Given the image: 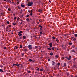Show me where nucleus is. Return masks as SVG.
Instances as JSON below:
<instances>
[{"label": "nucleus", "instance_id": "nucleus-24", "mask_svg": "<svg viewBox=\"0 0 77 77\" xmlns=\"http://www.w3.org/2000/svg\"><path fill=\"white\" fill-rule=\"evenodd\" d=\"M39 26V27H41V28H42V26H41L40 25V26Z\"/></svg>", "mask_w": 77, "mask_h": 77}, {"label": "nucleus", "instance_id": "nucleus-26", "mask_svg": "<svg viewBox=\"0 0 77 77\" xmlns=\"http://www.w3.org/2000/svg\"><path fill=\"white\" fill-rule=\"evenodd\" d=\"M69 45H71L72 44V43H69Z\"/></svg>", "mask_w": 77, "mask_h": 77}, {"label": "nucleus", "instance_id": "nucleus-4", "mask_svg": "<svg viewBox=\"0 0 77 77\" xmlns=\"http://www.w3.org/2000/svg\"><path fill=\"white\" fill-rule=\"evenodd\" d=\"M38 12H40V13H42V9L40 10L39 9L38 10Z\"/></svg>", "mask_w": 77, "mask_h": 77}, {"label": "nucleus", "instance_id": "nucleus-8", "mask_svg": "<svg viewBox=\"0 0 77 77\" xmlns=\"http://www.w3.org/2000/svg\"><path fill=\"white\" fill-rule=\"evenodd\" d=\"M3 70V69H0V71L1 72H4V71L2 70Z\"/></svg>", "mask_w": 77, "mask_h": 77}, {"label": "nucleus", "instance_id": "nucleus-45", "mask_svg": "<svg viewBox=\"0 0 77 77\" xmlns=\"http://www.w3.org/2000/svg\"><path fill=\"white\" fill-rule=\"evenodd\" d=\"M18 48V47H17L16 46V48L17 49Z\"/></svg>", "mask_w": 77, "mask_h": 77}, {"label": "nucleus", "instance_id": "nucleus-5", "mask_svg": "<svg viewBox=\"0 0 77 77\" xmlns=\"http://www.w3.org/2000/svg\"><path fill=\"white\" fill-rule=\"evenodd\" d=\"M52 65H54V64H55V62H54V61H52Z\"/></svg>", "mask_w": 77, "mask_h": 77}, {"label": "nucleus", "instance_id": "nucleus-16", "mask_svg": "<svg viewBox=\"0 0 77 77\" xmlns=\"http://www.w3.org/2000/svg\"><path fill=\"white\" fill-rule=\"evenodd\" d=\"M51 49H52L51 48H49L48 49V50H51Z\"/></svg>", "mask_w": 77, "mask_h": 77}, {"label": "nucleus", "instance_id": "nucleus-25", "mask_svg": "<svg viewBox=\"0 0 77 77\" xmlns=\"http://www.w3.org/2000/svg\"><path fill=\"white\" fill-rule=\"evenodd\" d=\"M60 64L59 63H58V64H57V65L58 66H59L60 65Z\"/></svg>", "mask_w": 77, "mask_h": 77}, {"label": "nucleus", "instance_id": "nucleus-38", "mask_svg": "<svg viewBox=\"0 0 77 77\" xmlns=\"http://www.w3.org/2000/svg\"><path fill=\"white\" fill-rule=\"evenodd\" d=\"M56 67H54V69H56Z\"/></svg>", "mask_w": 77, "mask_h": 77}, {"label": "nucleus", "instance_id": "nucleus-22", "mask_svg": "<svg viewBox=\"0 0 77 77\" xmlns=\"http://www.w3.org/2000/svg\"><path fill=\"white\" fill-rule=\"evenodd\" d=\"M20 48H22V46L21 45H20Z\"/></svg>", "mask_w": 77, "mask_h": 77}, {"label": "nucleus", "instance_id": "nucleus-49", "mask_svg": "<svg viewBox=\"0 0 77 77\" xmlns=\"http://www.w3.org/2000/svg\"><path fill=\"white\" fill-rule=\"evenodd\" d=\"M16 48V46H15L14 48V49H15Z\"/></svg>", "mask_w": 77, "mask_h": 77}, {"label": "nucleus", "instance_id": "nucleus-50", "mask_svg": "<svg viewBox=\"0 0 77 77\" xmlns=\"http://www.w3.org/2000/svg\"><path fill=\"white\" fill-rule=\"evenodd\" d=\"M8 10L9 11H11V9H8Z\"/></svg>", "mask_w": 77, "mask_h": 77}, {"label": "nucleus", "instance_id": "nucleus-9", "mask_svg": "<svg viewBox=\"0 0 77 77\" xmlns=\"http://www.w3.org/2000/svg\"><path fill=\"white\" fill-rule=\"evenodd\" d=\"M21 7L22 8H24L25 7V5H23V4H21Z\"/></svg>", "mask_w": 77, "mask_h": 77}, {"label": "nucleus", "instance_id": "nucleus-10", "mask_svg": "<svg viewBox=\"0 0 77 77\" xmlns=\"http://www.w3.org/2000/svg\"><path fill=\"white\" fill-rule=\"evenodd\" d=\"M71 51L72 52H75V51L74 50H72Z\"/></svg>", "mask_w": 77, "mask_h": 77}, {"label": "nucleus", "instance_id": "nucleus-41", "mask_svg": "<svg viewBox=\"0 0 77 77\" xmlns=\"http://www.w3.org/2000/svg\"><path fill=\"white\" fill-rule=\"evenodd\" d=\"M29 16V15H27V16H26V17H28Z\"/></svg>", "mask_w": 77, "mask_h": 77}, {"label": "nucleus", "instance_id": "nucleus-30", "mask_svg": "<svg viewBox=\"0 0 77 77\" xmlns=\"http://www.w3.org/2000/svg\"><path fill=\"white\" fill-rule=\"evenodd\" d=\"M16 25V23H13V25Z\"/></svg>", "mask_w": 77, "mask_h": 77}, {"label": "nucleus", "instance_id": "nucleus-3", "mask_svg": "<svg viewBox=\"0 0 77 77\" xmlns=\"http://www.w3.org/2000/svg\"><path fill=\"white\" fill-rule=\"evenodd\" d=\"M72 57L71 56H69V57H66V58L68 60H70L71 59Z\"/></svg>", "mask_w": 77, "mask_h": 77}, {"label": "nucleus", "instance_id": "nucleus-29", "mask_svg": "<svg viewBox=\"0 0 77 77\" xmlns=\"http://www.w3.org/2000/svg\"><path fill=\"white\" fill-rule=\"evenodd\" d=\"M8 26H9L10 27H11V26L10 25H8Z\"/></svg>", "mask_w": 77, "mask_h": 77}, {"label": "nucleus", "instance_id": "nucleus-60", "mask_svg": "<svg viewBox=\"0 0 77 77\" xmlns=\"http://www.w3.org/2000/svg\"><path fill=\"white\" fill-rule=\"evenodd\" d=\"M49 2H50V3H51V1H49Z\"/></svg>", "mask_w": 77, "mask_h": 77}, {"label": "nucleus", "instance_id": "nucleus-15", "mask_svg": "<svg viewBox=\"0 0 77 77\" xmlns=\"http://www.w3.org/2000/svg\"><path fill=\"white\" fill-rule=\"evenodd\" d=\"M56 41H57V43L59 42V40H58V39H56Z\"/></svg>", "mask_w": 77, "mask_h": 77}, {"label": "nucleus", "instance_id": "nucleus-7", "mask_svg": "<svg viewBox=\"0 0 77 77\" xmlns=\"http://www.w3.org/2000/svg\"><path fill=\"white\" fill-rule=\"evenodd\" d=\"M49 45H50V47H52V43H50Z\"/></svg>", "mask_w": 77, "mask_h": 77}, {"label": "nucleus", "instance_id": "nucleus-52", "mask_svg": "<svg viewBox=\"0 0 77 77\" xmlns=\"http://www.w3.org/2000/svg\"><path fill=\"white\" fill-rule=\"evenodd\" d=\"M73 60L74 61H75V59H73Z\"/></svg>", "mask_w": 77, "mask_h": 77}, {"label": "nucleus", "instance_id": "nucleus-42", "mask_svg": "<svg viewBox=\"0 0 77 77\" xmlns=\"http://www.w3.org/2000/svg\"><path fill=\"white\" fill-rule=\"evenodd\" d=\"M29 14H30V15L32 16V13H31Z\"/></svg>", "mask_w": 77, "mask_h": 77}, {"label": "nucleus", "instance_id": "nucleus-17", "mask_svg": "<svg viewBox=\"0 0 77 77\" xmlns=\"http://www.w3.org/2000/svg\"><path fill=\"white\" fill-rule=\"evenodd\" d=\"M50 55L51 56H52L53 55V53H50Z\"/></svg>", "mask_w": 77, "mask_h": 77}, {"label": "nucleus", "instance_id": "nucleus-12", "mask_svg": "<svg viewBox=\"0 0 77 77\" xmlns=\"http://www.w3.org/2000/svg\"><path fill=\"white\" fill-rule=\"evenodd\" d=\"M18 35H19L20 36H21L22 35V34L21 33H19V34H18Z\"/></svg>", "mask_w": 77, "mask_h": 77}, {"label": "nucleus", "instance_id": "nucleus-19", "mask_svg": "<svg viewBox=\"0 0 77 77\" xmlns=\"http://www.w3.org/2000/svg\"><path fill=\"white\" fill-rule=\"evenodd\" d=\"M43 69H40V71H43Z\"/></svg>", "mask_w": 77, "mask_h": 77}, {"label": "nucleus", "instance_id": "nucleus-61", "mask_svg": "<svg viewBox=\"0 0 77 77\" xmlns=\"http://www.w3.org/2000/svg\"><path fill=\"white\" fill-rule=\"evenodd\" d=\"M3 66H1V67H3Z\"/></svg>", "mask_w": 77, "mask_h": 77}, {"label": "nucleus", "instance_id": "nucleus-32", "mask_svg": "<svg viewBox=\"0 0 77 77\" xmlns=\"http://www.w3.org/2000/svg\"><path fill=\"white\" fill-rule=\"evenodd\" d=\"M37 69L38 71L39 70V68H37Z\"/></svg>", "mask_w": 77, "mask_h": 77}, {"label": "nucleus", "instance_id": "nucleus-58", "mask_svg": "<svg viewBox=\"0 0 77 77\" xmlns=\"http://www.w3.org/2000/svg\"><path fill=\"white\" fill-rule=\"evenodd\" d=\"M75 77H77V75H75Z\"/></svg>", "mask_w": 77, "mask_h": 77}, {"label": "nucleus", "instance_id": "nucleus-13", "mask_svg": "<svg viewBox=\"0 0 77 77\" xmlns=\"http://www.w3.org/2000/svg\"><path fill=\"white\" fill-rule=\"evenodd\" d=\"M58 57H59V56H58V55H56L55 56V57H56V58H58Z\"/></svg>", "mask_w": 77, "mask_h": 77}, {"label": "nucleus", "instance_id": "nucleus-43", "mask_svg": "<svg viewBox=\"0 0 77 77\" xmlns=\"http://www.w3.org/2000/svg\"><path fill=\"white\" fill-rule=\"evenodd\" d=\"M27 51L26 49H24V51Z\"/></svg>", "mask_w": 77, "mask_h": 77}, {"label": "nucleus", "instance_id": "nucleus-53", "mask_svg": "<svg viewBox=\"0 0 77 77\" xmlns=\"http://www.w3.org/2000/svg\"><path fill=\"white\" fill-rule=\"evenodd\" d=\"M24 53H23L22 54V56H24Z\"/></svg>", "mask_w": 77, "mask_h": 77}, {"label": "nucleus", "instance_id": "nucleus-55", "mask_svg": "<svg viewBox=\"0 0 77 77\" xmlns=\"http://www.w3.org/2000/svg\"><path fill=\"white\" fill-rule=\"evenodd\" d=\"M6 49V47H5V48H4V49Z\"/></svg>", "mask_w": 77, "mask_h": 77}, {"label": "nucleus", "instance_id": "nucleus-63", "mask_svg": "<svg viewBox=\"0 0 77 77\" xmlns=\"http://www.w3.org/2000/svg\"><path fill=\"white\" fill-rule=\"evenodd\" d=\"M22 22H20V24H22Z\"/></svg>", "mask_w": 77, "mask_h": 77}, {"label": "nucleus", "instance_id": "nucleus-36", "mask_svg": "<svg viewBox=\"0 0 77 77\" xmlns=\"http://www.w3.org/2000/svg\"><path fill=\"white\" fill-rule=\"evenodd\" d=\"M38 48V47L37 46L35 47V48Z\"/></svg>", "mask_w": 77, "mask_h": 77}, {"label": "nucleus", "instance_id": "nucleus-48", "mask_svg": "<svg viewBox=\"0 0 77 77\" xmlns=\"http://www.w3.org/2000/svg\"><path fill=\"white\" fill-rule=\"evenodd\" d=\"M69 75V73H67V76H68V75Z\"/></svg>", "mask_w": 77, "mask_h": 77}, {"label": "nucleus", "instance_id": "nucleus-23", "mask_svg": "<svg viewBox=\"0 0 77 77\" xmlns=\"http://www.w3.org/2000/svg\"><path fill=\"white\" fill-rule=\"evenodd\" d=\"M74 35H75V37L77 36V34H75Z\"/></svg>", "mask_w": 77, "mask_h": 77}, {"label": "nucleus", "instance_id": "nucleus-56", "mask_svg": "<svg viewBox=\"0 0 77 77\" xmlns=\"http://www.w3.org/2000/svg\"><path fill=\"white\" fill-rule=\"evenodd\" d=\"M19 3L18 2H17V4H18Z\"/></svg>", "mask_w": 77, "mask_h": 77}, {"label": "nucleus", "instance_id": "nucleus-21", "mask_svg": "<svg viewBox=\"0 0 77 77\" xmlns=\"http://www.w3.org/2000/svg\"><path fill=\"white\" fill-rule=\"evenodd\" d=\"M18 33H22V31L19 32H18Z\"/></svg>", "mask_w": 77, "mask_h": 77}, {"label": "nucleus", "instance_id": "nucleus-6", "mask_svg": "<svg viewBox=\"0 0 77 77\" xmlns=\"http://www.w3.org/2000/svg\"><path fill=\"white\" fill-rule=\"evenodd\" d=\"M23 38L24 39H26V37L25 36H23Z\"/></svg>", "mask_w": 77, "mask_h": 77}, {"label": "nucleus", "instance_id": "nucleus-35", "mask_svg": "<svg viewBox=\"0 0 77 77\" xmlns=\"http://www.w3.org/2000/svg\"><path fill=\"white\" fill-rule=\"evenodd\" d=\"M29 20V18L26 19V20L28 21Z\"/></svg>", "mask_w": 77, "mask_h": 77}, {"label": "nucleus", "instance_id": "nucleus-54", "mask_svg": "<svg viewBox=\"0 0 77 77\" xmlns=\"http://www.w3.org/2000/svg\"><path fill=\"white\" fill-rule=\"evenodd\" d=\"M30 72H31L30 71H29V72H28V73H30Z\"/></svg>", "mask_w": 77, "mask_h": 77}, {"label": "nucleus", "instance_id": "nucleus-37", "mask_svg": "<svg viewBox=\"0 0 77 77\" xmlns=\"http://www.w3.org/2000/svg\"><path fill=\"white\" fill-rule=\"evenodd\" d=\"M15 65L17 66V64H14L13 65V66H15Z\"/></svg>", "mask_w": 77, "mask_h": 77}, {"label": "nucleus", "instance_id": "nucleus-31", "mask_svg": "<svg viewBox=\"0 0 77 77\" xmlns=\"http://www.w3.org/2000/svg\"><path fill=\"white\" fill-rule=\"evenodd\" d=\"M17 19L16 17H14V20H15Z\"/></svg>", "mask_w": 77, "mask_h": 77}, {"label": "nucleus", "instance_id": "nucleus-14", "mask_svg": "<svg viewBox=\"0 0 77 77\" xmlns=\"http://www.w3.org/2000/svg\"><path fill=\"white\" fill-rule=\"evenodd\" d=\"M66 66V63H64V66Z\"/></svg>", "mask_w": 77, "mask_h": 77}, {"label": "nucleus", "instance_id": "nucleus-62", "mask_svg": "<svg viewBox=\"0 0 77 77\" xmlns=\"http://www.w3.org/2000/svg\"><path fill=\"white\" fill-rule=\"evenodd\" d=\"M28 12H29V13H30V11H28Z\"/></svg>", "mask_w": 77, "mask_h": 77}, {"label": "nucleus", "instance_id": "nucleus-40", "mask_svg": "<svg viewBox=\"0 0 77 77\" xmlns=\"http://www.w3.org/2000/svg\"><path fill=\"white\" fill-rule=\"evenodd\" d=\"M7 23H8V24H9V21H8L7 22Z\"/></svg>", "mask_w": 77, "mask_h": 77}, {"label": "nucleus", "instance_id": "nucleus-2", "mask_svg": "<svg viewBox=\"0 0 77 77\" xmlns=\"http://www.w3.org/2000/svg\"><path fill=\"white\" fill-rule=\"evenodd\" d=\"M28 47L29 49H32V45H28Z\"/></svg>", "mask_w": 77, "mask_h": 77}, {"label": "nucleus", "instance_id": "nucleus-27", "mask_svg": "<svg viewBox=\"0 0 77 77\" xmlns=\"http://www.w3.org/2000/svg\"><path fill=\"white\" fill-rule=\"evenodd\" d=\"M34 37L36 38H38L36 36H34Z\"/></svg>", "mask_w": 77, "mask_h": 77}, {"label": "nucleus", "instance_id": "nucleus-46", "mask_svg": "<svg viewBox=\"0 0 77 77\" xmlns=\"http://www.w3.org/2000/svg\"><path fill=\"white\" fill-rule=\"evenodd\" d=\"M72 47L74 48L75 47V46L74 45H73Z\"/></svg>", "mask_w": 77, "mask_h": 77}, {"label": "nucleus", "instance_id": "nucleus-57", "mask_svg": "<svg viewBox=\"0 0 77 77\" xmlns=\"http://www.w3.org/2000/svg\"><path fill=\"white\" fill-rule=\"evenodd\" d=\"M53 76H54V74H53Z\"/></svg>", "mask_w": 77, "mask_h": 77}, {"label": "nucleus", "instance_id": "nucleus-59", "mask_svg": "<svg viewBox=\"0 0 77 77\" xmlns=\"http://www.w3.org/2000/svg\"><path fill=\"white\" fill-rule=\"evenodd\" d=\"M4 1L5 2H6V0H4Z\"/></svg>", "mask_w": 77, "mask_h": 77}, {"label": "nucleus", "instance_id": "nucleus-11", "mask_svg": "<svg viewBox=\"0 0 77 77\" xmlns=\"http://www.w3.org/2000/svg\"><path fill=\"white\" fill-rule=\"evenodd\" d=\"M8 27H7L6 28V30L7 31H8Z\"/></svg>", "mask_w": 77, "mask_h": 77}, {"label": "nucleus", "instance_id": "nucleus-1", "mask_svg": "<svg viewBox=\"0 0 77 77\" xmlns=\"http://www.w3.org/2000/svg\"><path fill=\"white\" fill-rule=\"evenodd\" d=\"M33 4V2H29L28 3V5L29 6H31Z\"/></svg>", "mask_w": 77, "mask_h": 77}, {"label": "nucleus", "instance_id": "nucleus-44", "mask_svg": "<svg viewBox=\"0 0 77 77\" xmlns=\"http://www.w3.org/2000/svg\"><path fill=\"white\" fill-rule=\"evenodd\" d=\"M32 13V11H31V13Z\"/></svg>", "mask_w": 77, "mask_h": 77}, {"label": "nucleus", "instance_id": "nucleus-33", "mask_svg": "<svg viewBox=\"0 0 77 77\" xmlns=\"http://www.w3.org/2000/svg\"><path fill=\"white\" fill-rule=\"evenodd\" d=\"M39 21L41 22H42V21L41 20H39Z\"/></svg>", "mask_w": 77, "mask_h": 77}, {"label": "nucleus", "instance_id": "nucleus-39", "mask_svg": "<svg viewBox=\"0 0 77 77\" xmlns=\"http://www.w3.org/2000/svg\"><path fill=\"white\" fill-rule=\"evenodd\" d=\"M52 49L53 50H54V47H53V48H52Z\"/></svg>", "mask_w": 77, "mask_h": 77}, {"label": "nucleus", "instance_id": "nucleus-51", "mask_svg": "<svg viewBox=\"0 0 77 77\" xmlns=\"http://www.w3.org/2000/svg\"><path fill=\"white\" fill-rule=\"evenodd\" d=\"M48 61H50V59H48Z\"/></svg>", "mask_w": 77, "mask_h": 77}, {"label": "nucleus", "instance_id": "nucleus-28", "mask_svg": "<svg viewBox=\"0 0 77 77\" xmlns=\"http://www.w3.org/2000/svg\"><path fill=\"white\" fill-rule=\"evenodd\" d=\"M40 34H41V35H42L43 34V33L42 32H40Z\"/></svg>", "mask_w": 77, "mask_h": 77}, {"label": "nucleus", "instance_id": "nucleus-47", "mask_svg": "<svg viewBox=\"0 0 77 77\" xmlns=\"http://www.w3.org/2000/svg\"><path fill=\"white\" fill-rule=\"evenodd\" d=\"M59 66H56V68H58L59 67Z\"/></svg>", "mask_w": 77, "mask_h": 77}, {"label": "nucleus", "instance_id": "nucleus-18", "mask_svg": "<svg viewBox=\"0 0 77 77\" xmlns=\"http://www.w3.org/2000/svg\"><path fill=\"white\" fill-rule=\"evenodd\" d=\"M28 61H29V62H31L32 61V60L30 59Z\"/></svg>", "mask_w": 77, "mask_h": 77}, {"label": "nucleus", "instance_id": "nucleus-20", "mask_svg": "<svg viewBox=\"0 0 77 77\" xmlns=\"http://www.w3.org/2000/svg\"><path fill=\"white\" fill-rule=\"evenodd\" d=\"M52 38L53 39H55L56 38L54 37H52Z\"/></svg>", "mask_w": 77, "mask_h": 77}, {"label": "nucleus", "instance_id": "nucleus-34", "mask_svg": "<svg viewBox=\"0 0 77 77\" xmlns=\"http://www.w3.org/2000/svg\"><path fill=\"white\" fill-rule=\"evenodd\" d=\"M20 64H16V66H20Z\"/></svg>", "mask_w": 77, "mask_h": 77}, {"label": "nucleus", "instance_id": "nucleus-64", "mask_svg": "<svg viewBox=\"0 0 77 77\" xmlns=\"http://www.w3.org/2000/svg\"><path fill=\"white\" fill-rule=\"evenodd\" d=\"M13 15H14V16H15V14H13Z\"/></svg>", "mask_w": 77, "mask_h": 77}]
</instances>
